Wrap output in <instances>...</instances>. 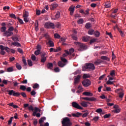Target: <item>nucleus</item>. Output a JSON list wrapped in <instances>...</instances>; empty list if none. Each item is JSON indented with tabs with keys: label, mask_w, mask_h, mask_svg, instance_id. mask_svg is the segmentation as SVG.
<instances>
[{
	"label": "nucleus",
	"mask_w": 126,
	"mask_h": 126,
	"mask_svg": "<svg viewBox=\"0 0 126 126\" xmlns=\"http://www.w3.org/2000/svg\"><path fill=\"white\" fill-rule=\"evenodd\" d=\"M62 126H71L72 123L68 117H64L62 121Z\"/></svg>",
	"instance_id": "nucleus-1"
},
{
	"label": "nucleus",
	"mask_w": 126,
	"mask_h": 126,
	"mask_svg": "<svg viewBox=\"0 0 126 126\" xmlns=\"http://www.w3.org/2000/svg\"><path fill=\"white\" fill-rule=\"evenodd\" d=\"M74 44L77 46L78 50H79L80 52H82V51H84L87 49V46L86 45L82 43L75 42Z\"/></svg>",
	"instance_id": "nucleus-2"
},
{
	"label": "nucleus",
	"mask_w": 126,
	"mask_h": 126,
	"mask_svg": "<svg viewBox=\"0 0 126 126\" xmlns=\"http://www.w3.org/2000/svg\"><path fill=\"white\" fill-rule=\"evenodd\" d=\"M86 69H90V70H94L95 69V65L92 63H86L84 67H83L82 70L85 71Z\"/></svg>",
	"instance_id": "nucleus-3"
},
{
	"label": "nucleus",
	"mask_w": 126,
	"mask_h": 126,
	"mask_svg": "<svg viewBox=\"0 0 126 126\" xmlns=\"http://www.w3.org/2000/svg\"><path fill=\"white\" fill-rule=\"evenodd\" d=\"M82 85L84 87H88V86H90V85H91V81H90L89 79H85L82 82Z\"/></svg>",
	"instance_id": "nucleus-4"
},
{
	"label": "nucleus",
	"mask_w": 126,
	"mask_h": 126,
	"mask_svg": "<svg viewBox=\"0 0 126 126\" xmlns=\"http://www.w3.org/2000/svg\"><path fill=\"white\" fill-rule=\"evenodd\" d=\"M45 27L47 29L52 28V29H55V24L51 22H47L45 24Z\"/></svg>",
	"instance_id": "nucleus-5"
},
{
	"label": "nucleus",
	"mask_w": 126,
	"mask_h": 126,
	"mask_svg": "<svg viewBox=\"0 0 126 126\" xmlns=\"http://www.w3.org/2000/svg\"><path fill=\"white\" fill-rule=\"evenodd\" d=\"M72 107L73 108H75V109H78L79 110H83V108H82L77 102L75 101H73L72 102Z\"/></svg>",
	"instance_id": "nucleus-6"
},
{
	"label": "nucleus",
	"mask_w": 126,
	"mask_h": 126,
	"mask_svg": "<svg viewBox=\"0 0 126 126\" xmlns=\"http://www.w3.org/2000/svg\"><path fill=\"white\" fill-rule=\"evenodd\" d=\"M47 54L45 53H43L41 55V63H45L47 61Z\"/></svg>",
	"instance_id": "nucleus-7"
},
{
	"label": "nucleus",
	"mask_w": 126,
	"mask_h": 126,
	"mask_svg": "<svg viewBox=\"0 0 126 126\" xmlns=\"http://www.w3.org/2000/svg\"><path fill=\"white\" fill-rule=\"evenodd\" d=\"M13 34V32H9V31H5V32L3 33V36L5 37H10L11 35Z\"/></svg>",
	"instance_id": "nucleus-8"
},
{
	"label": "nucleus",
	"mask_w": 126,
	"mask_h": 126,
	"mask_svg": "<svg viewBox=\"0 0 126 126\" xmlns=\"http://www.w3.org/2000/svg\"><path fill=\"white\" fill-rule=\"evenodd\" d=\"M0 54L2 56H4L5 55V51H4V46L3 45H0Z\"/></svg>",
	"instance_id": "nucleus-9"
},
{
	"label": "nucleus",
	"mask_w": 126,
	"mask_h": 126,
	"mask_svg": "<svg viewBox=\"0 0 126 126\" xmlns=\"http://www.w3.org/2000/svg\"><path fill=\"white\" fill-rule=\"evenodd\" d=\"M83 100H85L86 101H96V98L95 97H82Z\"/></svg>",
	"instance_id": "nucleus-10"
},
{
	"label": "nucleus",
	"mask_w": 126,
	"mask_h": 126,
	"mask_svg": "<svg viewBox=\"0 0 126 126\" xmlns=\"http://www.w3.org/2000/svg\"><path fill=\"white\" fill-rule=\"evenodd\" d=\"M74 8L75 7L73 6V5H72L69 8L68 10L70 11V13L71 15H72L73 14V13L74 12Z\"/></svg>",
	"instance_id": "nucleus-11"
},
{
	"label": "nucleus",
	"mask_w": 126,
	"mask_h": 126,
	"mask_svg": "<svg viewBox=\"0 0 126 126\" xmlns=\"http://www.w3.org/2000/svg\"><path fill=\"white\" fill-rule=\"evenodd\" d=\"M51 7L50 9H51V10H54L55 8H57V7L59 6V4H58V3H53L51 5Z\"/></svg>",
	"instance_id": "nucleus-12"
},
{
	"label": "nucleus",
	"mask_w": 126,
	"mask_h": 126,
	"mask_svg": "<svg viewBox=\"0 0 126 126\" xmlns=\"http://www.w3.org/2000/svg\"><path fill=\"white\" fill-rule=\"evenodd\" d=\"M80 81V75L77 76V77L74 79V84H77V83H79V81Z\"/></svg>",
	"instance_id": "nucleus-13"
},
{
	"label": "nucleus",
	"mask_w": 126,
	"mask_h": 126,
	"mask_svg": "<svg viewBox=\"0 0 126 126\" xmlns=\"http://www.w3.org/2000/svg\"><path fill=\"white\" fill-rule=\"evenodd\" d=\"M88 104H90L89 102H87L86 101H82L81 102V106H82V107H84V108H87V107H88Z\"/></svg>",
	"instance_id": "nucleus-14"
},
{
	"label": "nucleus",
	"mask_w": 126,
	"mask_h": 126,
	"mask_svg": "<svg viewBox=\"0 0 126 126\" xmlns=\"http://www.w3.org/2000/svg\"><path fill=\"white\" fill-rule=\"evenodd\" d=\"M83 95H85V96H88L89 97H92V96H93V94L90 92H85L83 93Z\"/></svg>",
	"instance_id": "nucleus-15"
},
{
	"label": "nucleus",
	"mask_w": 126,
	"mask_h": 126,
	"mask_svg": "<svg viewBox=\"0 0 126 126\" xmlns=\"http://www.w3.org/2000/svg\"><path fill=\"white\" fill-rule=\"evenodd\" d=\"M82 115V113L79 112H77L76 114H72V116L75 118H79Z\"/></svg>",
	"instance_id": "nucleus-16"
},
{
	"label": "nucleus",
	"mask_w": 126,
	"mask_h": 126,
	"mask_svg": "<svg viewBox=\"0 0 126 126\" xmlns=\"http://www.w3.org/2000/svg\"><path fill=\"white\" fill-rule=\"evenodd\" d=\"M53 66H54V65L52 63H48L47 64V67L48 69H53Z\"/></svg>",
	"instance_id": "nucleus-17"
},
{
	"label": "nucleus",
	"mask_w": 126,
	"mask_h": 126,
	"mask_svg": "<svg viewBox=\"0 0 126 126\" xmlns=\"http://www.w3.org/2000/svg\"><path fill=\"white\" fill-rule=\"evenodd\" d=\"M104 6L106 8H110L111 7V2L107 1L105 3Z\"/></svg>",
	"instance_id": "nucleus-18"
},
{
	"label": "nucleus",
	"mask_w": 126,
	"mask_h": 126,
	"mask_svg": "<svg viewBox=\"0 0 126 126\" xmlns=\"http://www.w3.org/2000/svg\"><path fill=\"white\" fill-rule=\"evenodd\" d=\"M58 65L60 66V67H63L64 65H66V63H64L62 61H59L58 63Z\"/></svg>",
	"instance_id": "nucleus-19"
},
{
	"label": "nucleus",
	"mask_w": 126,
	"mask_h": 126,
	"mask_svg": "<svg viewBox=\"0 0 126 126\" xmlns=\"http://www.w3.org/2000/svg\"><path fill=\"white\" fill-rule=\"evenodd\" d=\"M11 45H12L13 46H15V47H21V44H20V43H19V42H12L11 43Z\"/></svg>",
	"instance_id": "nucleus-20"
},
{
	"label": "nucleus",
	"mask_w": 126,
	"mask_h": 126,
	"mask_svg": "<svg viewBox=\"0 0 126 126\" xmlns=\"http://www.w3.org/2000/svg\"><path fill=\"white\" fill-rule=\"evenodd\" d=\"M7 92L8 93V95H9L10 96H11V95H12V96H13L15 91L13 90H7Z\"/></svg>",
	"instance_id": "nucleus-21"
},
{
	"label": "nucleus",
	"mask_w": 126,
	"mask_h": 126,
	"mask_svg": "<svg viewBox=\"0 0 126 126\" xmlns=\"http://www.w3.org/2000/svg\"><path fill=\"white\" fill-rule=\"evenodd\" d=\"M100 59L101 60H103L104 61H107V62H110L109 58L107 56H101Z\"/></svg>",
	"instance_id": "nucleus-22"
},
{
	"label": "nucleus",
	"mask_w": 126,
	"mask_h": 126,
	"mask_svg": "<svg viewBox=\"0 0 126 126\" xmlns=\"http://www.w3.org/2000/svg\"><path fill=\"white\" fill-rule=\"evenodd\" d=\"M84 113H84L82 115L83 118H86V117L89 115V112L88 110L84 111Z\"/></svg>",
	"instance_id": "nucleus-23"
},
{
	"label": "nucleus",
	"mask_w": 126,
	"mask_h": 126,
	"mask_svg": "<svg viewBox=\"0 0 126 126\" xmlns=\"http://www.w3.org/2000/svg\"><path fill=\"white\" fill-rule=\"evenodd\" d=\"M85 27L86 29H90L92 27V25H91V23H87L85 25Z\"/></svg>",
	"instance_id": "nucleus-24"
},
{
	"label": "nucleus",
	"mask_w": 126,
	"mask_h": 126,
	"mask_svg": "<svg viewBox=\"0 0 126 126\" xmlns=\"http://www.w3.org/2000/svg\"><path fill=\"white\" fill-rule=\"evenodd\" d=\"M116 93H117V94H120L121 93H122L124 92V90L123 89H118L115 91Z\"/></svg>",
	"instance_id": "nucleus-25"
},
{
	"label": "nucleus",
	"mask_w": 126,
	"mask_h": 126,
	"mask_svg": "<svg viewBox=\"0 0 126 126\" xmlns=\"http://www.w3.org/2000/svg\"><path fill=\"white\" fill-rule=\"evenodd\" d=\"M29 17V12L27 11H25L23 13V17Z\"/></svg>",
	"instance_id": "nucleus-26"
},
{
	"label": "nucleus",
	"mask_w": 126,
	"mask_h": 126,
	"mask_svg": "<svg viewBox=\"0 0 126 126\" xmlns=\"http://www.w3.org/2000/svg\"><path fill=\"white\" fill-rule=\"evenodd\" d=\"M11 38L12 40H13V41H14V42H19V38H18L17 36H13Z\"/></svg>",
	"instance_id": "nucleus-27"
},
{
	"label": "nucleus",
	"mask_w": 126,
	"mask_h": 126,
	"mask_svg": "<svg viewBox=\"0 0 126 126\" xmlns=\"http://www.w3.org/2000/svg\"><path fill=\"white\" fill-rule=\"evenodd\" d=\"M48 44H49L50 47H54V46H55L54 42H53V41H52L51 40H49L48 41Z\"/></svg>",
	"instance_id": "nucleus-28"
},
{
	"label": "nucleus",
	"mask_w": 126,
	"mask_h": 126,
	"mask_svg": "<svg viewBox=\"0 0 126 126\" xmlns=\"http://www.w3.org/2000/svg\"><path fill=\"white\" fill-rule=\"evenodd\" d=\"M16 68H17V69H18L19 70H21V69L22 68V67L21 66V65H20V64L19 63H16Z\"/></svg>",
	"instance_id": "nucleus-29"
},
{
	"label": "nucleus",
	"mask_w": 126,
	"mask_h": 126,
	"mask_svg": "<svg viewBox=\"0 0 126 126\" xmlns=\"http://www.w3.org/2000/svg\"><path fill=\"white\" fill-rule=\"evenodd\" d=\"M33 111L35 113H38V112L40 113L41 112V109L38 107H34V108H33Z\"/></svg>",
	"instance_id": "nucleus-30"
},
{
	"label": "nucleus",
	"mask_w": 126,
	"mask_h": 126,
	"mask_svg": "<svg viewBox=\"0 0 126 126\" xmlns=\"http://www.w3.org/2000/svg\"><path fill=\"white\" fill-rule=\"evenodd\" d=\"M44 121H46V117H43L41 118V119H39V124H42V123L44 122Z\"/></svg>",
	"instance_id": "nucleus-31"
},
{
	"label": "nucleus",
	"mask_w": 126,
	"mask_h": 126,
	"mask_svg": "<svg viewBox=\"0 0 126 126\" xmlns=\"http://www.w3.org/2000/svg\"><path fill=\"white\" fill-rule=\"evenodd\" d=\"M110 75L112 77H114V76H115V75H116V73H115V70H111L110 72Z\"/></svg>",
	"instance_id": "nucleus-32"
},
{
	"label": "nucleus",
	"mask_w": 126,
	"mask_h": 126,
	"mask_svg": "<svg viewBox=\"0 0 126 126\" xmlns=\"http://www.w3.org/2000/svg\"><path fill=\"white\" fill-rule=\"evenodd\" d=\"M95 33V31H94V30H90L88 31V34H89V35H93Z\"/></svg>",
	"instance_id": "nucleus-33"
},
{
	"label": "nucleus",
	"mask_w": 126,
	"mask_h": 126,
	"mask_svg": "<svg viewBox=\"0 0 126 126\" xmlns=\"http://www.w3.org/2000/svg\"><path fill=\"white\" fill-rule=\"evenodd\" d=\"M60 16H61V13H60L59 11H58L56 14L55 15V18H56V19H59Z\"/></svg>",
	"instance_id": "nucleus-34"
},
{
	"label": "nucleus",
	"mask_w": 126,
	"mask_h": 126,
	"mask_svg": "<svg viewBox=\"0 0 126 126\" xmlns=\"http://www.w3.org/2000/svg\"><path fill=\"white\" fill-rule=\"evenodd\" d=\"M20 89L22 90V91H25L26 90V86L24 85H21L20 87Z\"/></svg>",
	"instance_id": "nucleus-35"
},
{
	"label": "nucleus",
	"mask_w": 126,
	"mask_h": 126,
	"mask_svg": "<svg viewBox=\"0 0 126 126\" xmlns=\"http://www.w3.org/2000/svg\"><path fill=\"white\" fill-rule=\"evenodd\" d=\"M61 60L62 62L63 63H66H66H67V60L66 59L61 57Z\"/></svg>",
	"instance_id": "nucleus-36"
},
{
	"label": "nucleus",
	"mask_w": 126,
	"mask_h": 126,
	"mask_svg": "<svg viewBox=\"0 0 126 126\" xmlns=\"http://www.w3.org/2000/svg\"><path fill=\"white\" fill-rule=\"evenodd\" d=\"M71 37L73 40H75V41H77V36H76V34H73L71 35Z\"/></svg>",
	"instance_id": "nucleus-37"
},
{
	"label": "nucleus",
	"mask_w": 126,
	"mask_h": 126,
	"mask_svg": "<svg viewBox=\"0 0 126 126\" xmlns=\"http://www.w3.org/2000/svg\"><path fill=\"white\" fill-rule=\"evenodd\" d=\"M77 22L79 24H83V22H84V20H83V19L81 18L77 21Z\"/></svg>",
	"instance_id": "nucleus-38"
},
{
	"label": "nucleus",
	"mask_w": 126,
	"mask_h": 126,
	"mask_svg": "<svg viewBox=\"0 0 126 126\" xmlns=\"http://www.w3.org/2000/svg\"><path fill=\"white\" fill-rule=\"evenodd\" d=\"M94 34L95 37H99V36H100V32H99L98 31H96Z\"/></svg>",
	"instance_id": "nucleus-39"
},
{
	"label": "nucleus",
	"mask_w": 126,
	"mask_h": 126,
	"mask_svg": "<svg viewBox=\"0 0 126 126\" xmlns=\"http://www.w3.org/2000/svg\"><path fill=\"white\" fill-rule=\"evenodd\" d=\"M4 49L6 51L7 53H10V48H8L7 47L4 46Z\"/></svg>",
	"instance_id": "nucleus-40"
},
{
	"label": "nucleus",
	"mask_w": 126,
	"mask_h": 126,
	"mask_svg": "<svg viewBox=\"0 0 126 126\" xmlns=\"http://www.w3.org/2000/svg\"><path fill=\"white\" fill-rule=\"evenodd\" d=\"M54 37L56 39H60V38H61V35L59 34V33H56L54 34Z\"/></svg>",
	"instance_id": "nucleus-41"
},
{
	"label": "nucleus",
	"mask_w": 126,
	"mask_h": 126,
	"mask_svg": "<svg viewBox=\"0 0 126 126\" xmlns=\"http://www.w3.org/2000/svg\"><path fill=\"white\" fill-rule=\"evenodd\" d=\"M113 113H116V114H119L121 112V109L120 108H117L115 110H113Z\"/></svg>",
	"instance_id": "nucleus-42"
},
{
	"label": "nucleus",
	"mask_w": 126,
	"mask_h": 126,
	"mask_svg": "<svg viewBox=\"0 0 126 126\" xmlns=\"http://www.w3.org/2000/svg\"><path fill=\"white\" fill-rule=\"evenodd\" d=\"M103 63V61L99 60L98 61L95 62L94 64H96V65L100 64V63Z\"/></svg>",
	"instance_id": "nucleus-43"
},
{
	"label": "nucleus",
	"mask_w": 126,
	"mask_h": 126,
	"mask_svg": "<svg viewBox=\"0 0 126 126\" xmlns=\"http://www.w3.org/2000/svg\"><path fill=\"white\" fill-rule=\"evenodd\" d=\"M88 40H89V37L84 36L82 38V40L83 41V42H87V41H88Z\"/></svg>",
	"instance_id": "nucleus-44"
},
{
	"label": "nucleus",
	"mask_w": 126,
	"mask_h": 126,
	"mask_svg": "<svg viewBox=\"0 0 126 126\" xmlns=\"http://www.w3.org/2000/svg\"><path fill=\"white\" fill-rule=\"evenodd\" d=\"M29 111H32V112H34V108H33V106L32 105H30L28 107Z\"/></svg>",
	"instance_id": "nucleus-45"
},
{
	"label": "nucleus",
	"mask_w": 126,
	"mask_h": 126,
	"mask_svg": "<svg viewBox=\"0 0 126 126\" xmlns=\"http://www.w3.org/2000/svg\"><path fill=\"white\" fill-rule=\"evenodd\" d=\"M7 71L8 72H11L13 71V68L12 67H9L7 69Z\"/></svg>",
	"instance_id": "nucleus-46"
},
{
	"label": "nucleus",
	"mask_w": 126,
	"mask_h": 126,
	"mask_svg": "<svg viewBox=\"0 0 126 126\" xmlns=\"http://www.w3.org/2000/svg\"><path fill=\"white\" fill-rule=\"evenodd\" d=\"M13 96H14L15 97H18V96H20V93L18 92H15L14 93V95Z\"/></svg>",
	"instance_id": "nucleus-47"
},
{
	"label": "nucleus",
	"mask_w": 126,
	"mask_h": 126,
	"mask_svg": "<svg viewBox=\"0 0 126 126\" xmlns=\"http://www.w3.org/2000/svg\"><path fill=\"white\" fill-rule=\"evenodd\" d=\"M28 63L30 66H32L33 65V63H32V61H31V60H28Z\"/></svg>",
	"instance_id": "nucleus-48"
},
{
	"label": "nucleus",
	"mask_w": 126,
	"mask_h": 126,
	"mask_svg": "<svg viewBox=\"0 0 126 126\" xmlns=\"http://www.w3.org/2000/svg\"><path fill=\"white\" fill-rule=\"evenodd\" d=\"M39 84H38L37 83H35L33 85L32 88H33V89H36V88H39Z\"/></svg>",
	"instance_id": "nucleus-49"
},
{
	"label": "nucleus",
	"mask_w": 126,
	"mask_h": 126,
	"mask_svg": "<svg viewBox=\"0 0 126 126\" xmlns=\"http://www.w3.org/2000/svg\"><path fill=\"white\" fill-rule=\"evenodd\" d=\"M23 18H24V21H25L26 23L29 22V18H28V17H23Z\"/></svg>",
	"instance_id": "nucleus-50"
},
{
	"label": "nucleus",
	"mask_w": 126,
	"mask_h": 126,
	"mask_svg": "<svg viewBox=\"0 0 126 126\" xmlns=\"http://www.w3.org/2000/svg\"><path fill=\"white\" fill-rule=\"evenodd\" d=\"M20 95H21L22 97H24V98H26V97H27V95H26V94L24 92L21 93Z\"/></svg>",
	"instance_id": "nucleus-51"
},
{
	"label": "nucleus",
	"mask_w": 126,
	"mask_h": 126,
	"mask_svg": "<svg viewBox=\"0 0 126 126\" xmlns=\"http://www.w3.org/2000/svg\"><path fill=\"white\" fill-rule=\"evenodd\" d=\"M14 30V28H13V27H10L8 29V31L9 32H12V31H13Z\"/></svg>",
	"instance_id": "nucleus-52"
},
{
	"label": "nucleus",
	"mask_w": 126,
	"mask_h": 126,
	"mask_svg": "<svg viewBox=\"0 0 126 126\" xmlns=\"http://www.w3.org/2000/svg\"><path fill=\"white\" fill-rule=\"evenodd\" d=\"M17 19H18L19 23H20V24H24V22H23V20L22 19L19 18V17H18Z\"/></svg>",
	"instance_id": "nucleus-53"
},
{
	"label": "nucleus",
	"mask_w": 126,
	"mask_h": 126,
	"mask_svg": "<svg viewBox=\"0 0 126 126\" xmlns=\"http://www.w3.org/2000/svg\"><path fill=\"white\" fill-rule=\"evenodd\" d=\"M103 112V110L101 108H98L96 110V112L98 113V114H100V113H102Z\"/></svg>",
	"instance_id": "nucleus-54"
},
{
	"label": "nucleus",
	"mask_w": 126,
	"mask_h": 126,
	"mask_svg": "<svg viewBox=\"0 0 126 126\" xmlns=\"http://www.w3.org/2000/svg\"><path fill=\"white\" fill-rule=\"evenodd\" d=\"M36 49H37V51H41V49H42V47L41 46V45L38 44L36 46Z\"/></svg>",
	"instance_id": "nucleus-55"
},
{
	"label": "nucleus",
	"mask_w": 126,
	"mask_h": 126,
	"mask_svg": "<svg viewBox=\"0 0 126 126\" xmlns=\"http://www.w3.org/2000/svg\"><path fill=\"white\" fill-rule=\"evenodd\" d=\"M13 119V117H11L9 120L8 121V125H11V123H12V120Z\"/></svg>",
	"instance_id": "nucleus-56"
},
{
	"label": "nucleus",
	"mask_w": 126,
	"mask_h": 126,
	"mask_svg": "<svg viewBox=\"0 0 126 126\" xmlns=\"http://www.w3.org/2000/svg\"><path fill=\"white\" fill-rule=\"evenodd\" d=\"M6 30V27H2L1 28V32H4V33L5 32V31Z\"/></svg>",
	"instance_id": "nucleus-57"
},
{
	"label": "nucleus",
	"mask_w": 126,
	"mask_h": 126,
	"mask_svg": "<svg viewBox=\"0 0 126 126\" xmlns=\"http://www.w3.org/2000/svg\"><path fill=\"white\" fill-rule=\"evenodd\" d=\"M40 54H41V51L39 50H36L34 52V55H35V56H38V55H40Z\"/></svg>",
	"instance_id": "nucleus-58"
},
{
	"label": "nucleus",
	"mask_w": 126,
	"mask_h": 126,
	"mask_svg": "<svg viewBox=\"0 0 126 126\" xmlns=\"http://www.w3.org/2000/svg\"><path fill=\"white\" fill-rule=\"evenodd\" d=\"M106 84H107V85H112V84H114V82L108 80L107 81Z\"/></svg>",
	"instance_id": "nucleus-59"
},
{
	"label": "nucleus",
	"mask_w": 126,
	"mask_h": 126,
	"mask_svg": "<svg viewBox=\"0 0 126 126\" xmlns=\"http://www.w3.org/2000/svg\"><path fill=\"white\" fill-rule=\"evenodd\" d=\"M83 78H89L90 77V75L87 74H84L83 76Z\"/></svg>",
	"instance_id": "nucleus-60"
},
{
	"label": "nucleus",
	"mask_w": 126,
	"mask_h": 126,
	"mask_svg": "<svg viewBox=\"0 0 126 126\" xmlns=\"http://www.w3.org/2000/svg\"><path fill=\"white\" fill-rule=\"evenodd\" d=\"M61 50H62V48H61V47H59L56 49H54V52H60L61 51Z\"/></svg>",
	"instance_id": "nucleus-61"
},
{
	"label": "nucleus",
	"mask_w": 126,
	"mask_h": 126,
	"mask_svg": "<svg viewBox=\"0 0 126 126\" xmlns=\"http://www.w3.org/2000/svg\"><path fill=\"white\" fill-rule=\"evenodd\" d=\"M31 94L32 96H35V95H36V92L33 90L31 92Z\"/></svg>",
	"instance_id": "nucleus-62"
},
{
	"label": "nucleus",
	"mask_w": 126,
	"mask_h": 126,
	"mask_svg": "<svg viewBox=\"0 0 126 126\" xmlns=\"http://www.w3.org/2000/svg\"><path fill=\"white\" fill-rule=\"evenodd\" d=\"M78 89L79 90H80V91H81L82 92H83V88H82V86H81V85H79L78 87Z\"/></svg>",
	"instance_id": "nucleus-63"
},
{
	"label": "nucleus",
	"mask_w": 126,
	"mask_h": 126,
	"mask_svg": "<svg viewBox=\"0 0 126 126\" xmlns=\"http://www.w3.org/2000/svg\"><path fill=\"white\" fill-rule=\"evenodd\" d=\"M31 59L32 61H36V56H35L33 54L32 55Z\"/></svg>",
	"instance_id": "nucleus-64"
}]
</instances>
